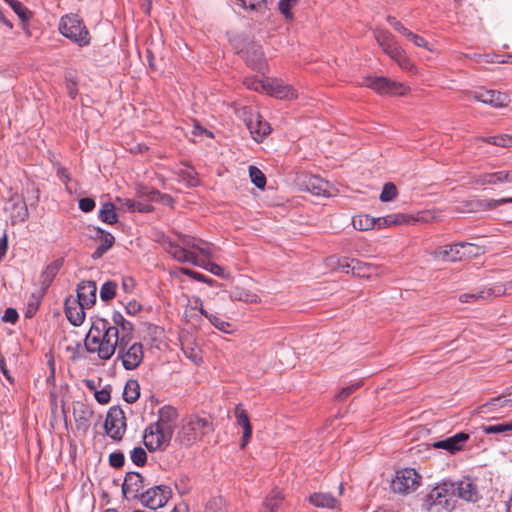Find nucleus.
<instances>
[{"instance_id":"26","label":"nucleus","mask_w":512,"mask_h":512,"mask_svg":"<svg viewBox=\"0 0 512 512\" xmlns=\"http://www.w3.org/2000/svg\"><path fill=\"white\" fill-rule=\"evenodd\" d=\"M247 128L249 129L253 139L257 142L270 133V126L266 121H262L259 115L252 116L246 121Z\"/></svg>"},{"instance_id":"24","label":"nucleus","mask_w":512,"mask_h":512,"mask_svg":"<svg viewBox=\"0 0 512 512\" xmlns=\"http://www.w3.org/2000/svg\"><path fill=\"white\" fill-rule=\"evenodd\" d=\"M414 219L413 215L394 213L384 217L376 218V228L382 229L390 226L410 225Z\"/></svg>"},{"instance_id":"59","label":"nucleus","mask_w":512,"mask_h":512,"mask_svg":"<svg viewBox=\"0 0 512 512\" xmlns=\"http://www.w3.org/2000/svg\"><path fill=\"white\" fill-rule=\"evenodd\" d=\"M180 175L183 178V180H185L188 183V185L196 186L198 184L196 173L193 170L181 171Z\"/></svg>"},{"instance_id":"41","label":"nucleus","mask_w":512,"mask_h":512,"mask_svg":"<svg viewBox=\"0 0 512 512\" xmlns=\"http://www.w3.org/2000/svg\"><path fill=\"white\" fill-rule=\"evenodd\" d=\"M11 8L12 10L17 14V16L21 19L23 23H26L30 20L32 17V12L25 7L20 1L18 0H4Z\"/></svg>"},{"instance_id":"37","label":"nucleus","mask_w":512,"mask_h":512,"mask_svg":"<svg viewBox=\"0 0 512 512\" xmlns=\"http://www.w3.org/2000/svg\"><path fill=\"white\" fill-rule=\"evenodd\" d=\"M182 351L184 355L191 360L194 364L200 365L203 361L202 350L193 342H186L182 344Z\"/></svg>"},{"instance_id":"33","label":"nucleus","mask_w":512,"mask_h":512,"mask_svg":"<svg viewBox=\"0 0 512 512\" xmlns=\"http://www.w3.org/2000/svg\"><path fill=\"white\" fill-rule=\"evenodd\" d=\"M194 303H195L196 307L199 308L200 313L203 316H205L215 328H217L218 330L225 332V333L229 332V329L231 327L230 323L226 322L225 320L221 319L220 317H218L216 315L208 313L204 309L200 298H198V297L195 298Z\"/></svg>"},{"instance_id":"13","label":"nucleus","mask_w":512,"mask_h":512,"mask_svg":"<svg viewBox=\"0 0 512 512\" xmlns=\"http://www.w3.org/2000/svg\"><path fill=\"white\" fill-rule=\"evenodd\" d=\"M172 496V490L167 485H157L144 491L140 495V502L149 509L156 510L163 507Z\"/></svg>"},{"instance_id":"64","label":"nucleus","mask_w":512,"mask_h":512,"mask_svg":"<svg viewBox=\"0 0 512 512\" xmlns=\"http://www.w3.org/2000/svg\"><path fill=\"white\" fill-rule=\"evenodd\" d=\"M433 218L431 212H425L422 215L414 216V219L412 220V224L416 222L420 223H428Z\"/></svg>"},{"instance_id":"36","label":"nucleus","mask_w":512,"mask_h":512,"mask_svg":"<svg viewBox=\"0 0 512 512\" xmlns=\"http://www.w3.org/2000/svg\"><path fill=\"white\" fill-rule=\"evenodd\" d=\"M62 262L60 260H56L50 263L45 270L42 272L40 276L41 285L43 288H48L52 283L53 279L59 272L61 268Z\"/></svg>"},{"instance_id":"5","label":"nucleus","mask_w":512,"mask_h":512,"mask_svg":"<svg viewBox=\"0 0 512 512\" xmlns=\"http://www.w3.org/2000/svg\"><path fill=\"white\" fill-rule=\"evenodd\" d=\"M59 32L77 44L79 47L88 46L91 42L90 33L83 20L76 14H66L59 22Z\"/></svg>"},{"instance_id":"51","label":"nucleus","mask_w":512,"mask_h":512,"mask_svg":"<svg viewBox=\"0 0 512 512\" xmlns=\"http://www.w3.org/2000/svg\"><path fill=\"white\" fill-rule=\"evenodd\" d=\"M396 196H397V188L393 183L389 182L383 186V189H382V192H381L379 198L382 202H389V201H392Z\"/></svg>"},{"instance_id":"10","label":"nucleus","mask_w":512,"mask_h":512,"mask_svg":"<svg viewBox=\"0 0 512 512\" xmlns=\"http://www.w3.org/2000/svg\"><path fill=\"white\" fill-rule=\"evenodd\" d=\"M422 484V476L413 468L397 470L391 481V489L395 493L410 494L415 492Z\"/></svg>"},{"instance_id":"52","label":"nucleus","mask_w":512,"mask_h":512,"mask_svg":"<svg viewBox=\"0 0 512 512\" xmlns=\"http://www.w3.org/2000/svg\"><path fill=\"white\" fill-rule=\"evenodd\" d=\"M409 41H411L415 46L422 47L428 51H433V48L429 44V42L422 36L413 33L412 31L406 37Z\"/></svg>"},{"instance_id":"38","label":"nucleus","mask_w":512,"mask_h":512,"mask_svg":"<svg viewBox=\"0 0 512 512\" xmlns=\"http://www.w3.org/2000/svg\"><path fill=\"white\" fill-rule=\"evenodd\" d=\"M352 225L356 230L367 231L376 227V218L367 214H360L353 217Z\"/></svg>"},{"instance_id":"22","label":"nucleus","mask_w":512,"mask_h":512,"mask_svg":"<svg viewBox=\"0 0 512 512\" xmlns=\"http://www.w3.org/2000/svg\"><path fill=\"white\" fill-rule=\"evenodd\" d=\"M234 416L236 418V424L243 428V437L240 446L241 448H245L252 436V426L249 416L241 403L236 405Z\"/></svg>"},{"instance_id":"1","label":"nucleus","mask_w":512,"mask_h":512,"mask_svg":"<svg viewBox=\"0 0 512 512\" xmlns=\"http://www.w3.org/2000/svg\"><path fill=\"white\" fill-rule=\"evenodd\" d=\"M121 342L120 335L110 321L97 318L88 331L84 346L88 353L96 354L100 360L107 361L116 353Z\"/></svg>"},{"instance_id":"48","label":"nucleus","mask_w":512,"mask_h":512,"mask_svg":"<svg viewBox=\"0 0 512 512\" xmlns=\"http://www.w3.org/2000/svg\"><path fill=\"white\" fill-rule=\"evenodd\" d=\"M233 297L239 301H243L246 303H257L259 302V297L248 290L237 289L233 292Z\"/></svg>"},{"instance_id":"46","label":"nucleus","mask_w":512,"mask_h":512,"mask_svg":"<svg viewBox=\"0 0 512 512\" xmlns=\"http://www.w3.org/2000/svg\"><path fill=\"white\" fill-rule=\"evenodd\" d=\"M371 267L364 262L352 259V274L358 277H370Z\"/></svg>"},{"instance_id":"14","label":"nucleus","mask_w":512,"mask_h":512,"mask_svg":"<svg viewBox=\"0 0 512 512\" xmlns=\"http://www.w3.org/2000/svg\"><path fill=\"white\" fill-rule=\"evenodd\" d=\"M472 98L476 101L491 105L495 108L506 107L510 103V97L508 94L496 90H486L483 88L474 91L472 93Z\"/></svg>"},{"instance_id":"11","label":"nucleus","mask_w":512,"mask_h":512,"mask_svg":"<svg viewBox=\"0 0 512 512\" xmlns=\"http://www.w3.org/2000/svg\"><path fill=\"white\" fill-rule=\"evenodd\" d=\"M362 85L381 95L404 96L410 91V88L406 84L393 81L383 76L366 77Z\"/></svg>"},{"instance_id":"29","label":"nucleus","mask_w":512,"mask_h":512,"mask_svg":"<svg viewBox=\"0 0 512 512\" xmlns=\"http://www.w3.org/2000/svg\"><path fill=\"white\" fill-rule=\"evenodd\" d=\"M434 256L443 261L456 262L463 260V253L460 252L459 243L438 247L434 252Z\"/></svg>"},{"instance_id":"9","label":"nucleus","mask_w":512,"mask_h":512,"mask_svg":"<svg viewBox=\"0 0 512 512\" xmlns=\"http://www.w3.org/2000/svg\"><path fill=\"white\" fill-rule=\"evenodd\" d=\"M172 435L173 431L167 426L151 423L144 431L143 441L149 451L165 450Z\"/></svg>"},{"instance_id":"47","label":"nucleus","mask_w":512,"mask_h":512,"mask_svg":"<svg viewBox=\"0 0 512 512\" xmlns=\"http://www.w3.org/2000/svg\"><path fill=\"white\" fill-rule=\"evenodd\" d=\"M459 248L460 252L463 253V260L466 258L477 256L478 254L481 253V247L468 242L459 243Z\"/></svg>"},{"instance_id":"42","label":"nucleus","mask_w":512,"mask_h":512,"mask_svg":"<svg viewBox=\"0 0 512 512\" xmlns=\"http://www.w3.org/2000/svg\"><path fill=\"white\" fill-rule=\"evenodd\" d=\"M482 431L485 434H502L509 436L512 434V422L482 426Z\"/></svg>"},{"instance_id":"49","label":"nucleus","mask_w":512,"mask_h":512,"mask_svg":"<svg viewBox=\"0 0 512 512\" xmlns=\"http://www.w3.org/2000/svg\"><path fill=\"white\" fill-rule=\"evenodd\" d=\"M298 4V0H280L278 8L281 14L290 19L293 17L292 9Z\"/></svg>"},{"instance_id":"55","label":"nucleus","mask_w":512,"mask_h":512,"mask_svg":"<svg viewBox=\"0 0 512 512\" xmlns=\"http://www.w3.org/2000/svg\"><path fill=\"white\" fill-rule=\"evenodd\" d=\"M493 145L499 147H512V135L502 134L493 136Z\"/></svg>"},{"instance_id":"53","label":"nucleus","mask_w":512,"mask_h":512,"mask_svg":"<svg viewBox=\"0 0 512 512\" xmlns=\"http://www.w3.org/2000/svg\"><path fill=\"white\" fill-rule=\"evenodd\" d=\"M362 382H356L353 383L347 387L342 388L339 393L336 395L337 400L343 401L345 400L349 395H351L353 392H355L357 389H359L362 386Z\"/></svg>"},{"instance_id":"25","label":"nucleus","mask_w":512,"mask_h":512,"mask_svg":"<svg viewBox=\"0 0 512 512\" xmlns=\"http://www.w3.org/2000/svg\"><path fill=\"white\" fill-rule=\"evenodd\" d=\"M512 407V391L507 394L492 398L490 401L484 403L480 410L483 413H496L498 410L503 408Z\"/></svg>"},{"instance_id":"27","label":"nucleus","mask_w":512,"mask_h":512,"mask_svg":"<svg viewBox=\"0 0 512 512\" xmlns=\"http://www.w3.org/2000/svg\"><path fill=\"white\" fill-rule=\"evenodd\" d=\"M110 326L115 327L120 339H132L133 337V324L126 320L124 316L119 312H114Z\"/></svg>"},{"instance_id":"45","label":"nucleus","mask_w":512,"mask_h":512,"mask_svg":"<svg viewBox=\"0 0 512 512\" xmlns=\"http://www.w3.org/2000/svg\"><path fill=\"white\" fill-rule=\"evenodd\" d=\"M249 176L251 178L252 183L260 189H263L266 185V177L264 173L255 166H250L249 168Z\"/></svg>"},{"instance_id":"20","label":"nucleus","mask_w":512,"mask_h":512,"mask_svg":"<svg viewBox=\"0 0 512 512\" xmlns=\"http://www.w3.org/2000/svg\"><path fill=\"white\" fill-rule=\"evenodd\" d=\"M469 434L465 432H459L453 436L447 437L446 439L437 441L433 446L437 449H444L450 453H455L463 449L466 442L469 440Z\"/></svg>"},{"instance_id":"39","label":"nucleus","mask_w":512,"mask_h":512,"mask_svg":"<svg viewBox=\"0 0 512 512\" xmlns=\"http://www.w3.org/2000/svg\"><path fill=\"white\" fill-rule=\"evenodd\" d=\"M140 396V386L137 380H128L123 392L124 400L127 403H134Z\"/></svg>"},{"instance_id":"12","label":"nucleus","mask_w":512,"mask_h":512,"mask_svg":"<svg viewBox=\"0 0 512 512\" xmlns=\"http://www.w3.org/2000/svg\"><path fill=\"white\" fill-rule=\"evenodd\" d=\"M105 433L114 441H120L126 431V417L124 411L117 406L108 410L104 423Z\"/></svg>"},{"instance_id":"17","label":"nucleus","mask_w":512,"mask_h":512,"mask_svg":"<svg viewBox=\"0 0 512 512\" xmlns=\"http://www.w3.org/2000/svg\"><path fill=\"white\" fill-rule=\"evenodd\" d=\"M454 493L457 495V499L461 498L469 502H476L479 498L477 485L475 481L469 477L454 482Z\"/></svg>"},{"instance_id":"7","label":"nucleus","mask_w":512,"mask_h":512,"mask_svg":"<svg viewBox=\"0 0 512 512\" xmlns=\"http://www.w3.org/2000/svg\"><path fill=\"white\" fill-rule=\"evenodd\" d=\"M117 360H119L126 370L138 368L144 359V348L141 342L134 339H121L116 350Z\"/></svg>"},{"instance_id":"57","label":"nucleus","mask_w":512,"mask_h":512,"mask_svg":"<svg viewBox=\"0 0 512 512\" xmlns=\"http://www.w3.org/2000/svg\"><path fill=\"white\" fill-rule=\"evenodd\" d=\"M94 396L99 404H107L111 399L110 390L107 388L95 390Z\"/></svg>"},{"instance_id":"50","label":"nucleus","mask_w":512,"mask_h":512,"mask_svg":"<svg viewBox=\"0 0 512 512\" xmlns=\"http://www.w3.org/2000/svg\"><path fill=\"white\" fill-rule=\"evenodd\" d=\"M131 461L137 466H144L147 462V453L142 447H135L130 453Z\"/></svg>"},{"instance_id":"3","label":"nucleus","mask_w":512,"mask_h":512,"mask_svg":"<svg viewBox=\"0 0 512 512\" xmlns=\"http://www.w3.org/2000/svg\"><path fill=\"white\" fill-rule=\"evenodd\" d=\"M373 36L382 51L395 61L402 70L413 72L416 69L406 51L399 45L391 32L382 28H375Z\"/></svg>"},{"instance_id":"62","label":"nucleus","mask_w":512,"mask_h":512,"mask_svg":"<svg viewBox=\"0 0 512 512\" xmlns=\"http://www.w3.org/2000/svg\"><path fill=\"white\" fill-rule=\"evenodd\" d=\"M18 319V313L13 308H7L5 310L3 320L5 322L14 323Z\"/></svg>"},{"instance_id":"63","label":"nucleus","mask_w":512,"mask_h":512,"mask_svg":"<svg viewBox=\"0 0 512 512\" xmlns=\"http://www.w3.org/2000/svg\"><path fill=\"white\" fill-rule=\"evenodd\" d=\"M141 310V305L136 301H130L126 305V311L128 314L135 315Z\"/></svg>"},{"instance_id":"23","label":"nucleus","mask_w":512,"mask_h":512,"mask_svg":"<svg viewBox=\"0 0 512 512\" xmlns=\"http://www.w3.org/2000/svg\"><path fill=\"white\" fill-rule=\"evenodd\" d=\"M85 309L87 307H82V304L73 299H67L65 302V314L69 322L73 326H80L85 319Z\"/></svg>"},{"instance_id":"4","label":"nucleus","mask_w":512,"mask_h":512,"mask_svg":"<svg viewBox=\"0 0 512 512\" xmlns=\"http://www.w3.org/2000/svg\"><path fill=\"white\" fill-rule=\"evenodd\" d=\"M162 245L167 253H169L175 260L181 263H191L200 266L211 272L212 274L225 277V269L220 265L202 259L193 251H187L181 248L179 244L171 241L169 238L162 236Z\"/></svg>"},{"instance_id":"21","label":"nucleus","mask_w":512,"mask_h":512,"mask_svg":"<svg viewBox=\"0 0 512 512\" xmlns=\"http://www.w3.org/2000/svg\"><path fill=\"white\" fill-rule=\"evenodd\" d=\"M9 202L11 203L10 217L12 223L25 222L29 217V212L23 197L14 193L10 196Z\"/></svg>"},{"instance_id":"58","label":"nucleus","mask_w":512,"mask_h":512,"mask_svg":"<svg viewBox=\"0 0 512 512\" xmlns=\"http://www.w3.org/2000/svg\"><path fill=\"white\" fill-rule=\"evenodd\" d=\"M242 6L251 10H262L266 8V0H244Z\"/></svg>"},{"instance_id":"15","label":"nucleus","mask_w":512,"mask_h":512,"mask_svg":"<svg viewBox=\"0 0 512 512\" xmlns=\"http://www.w3.org/2000/svg\"><path fill=\"white\" fill-rule=\"evenodd\" d=\"M507 288L502 284H494L490 287L483 288L476 293H464L459 296L461 303H473L477 301H486L494 297L502 296L506 293Z\"/></svg>"},{"instance_id":"16","label":"nucleus","mask_w":512,"mask_h":512,"mask_svg":"<svg viewBox=\"0 0 512 512\" xmlns=\"http://www.w3.org/2000/svg\"><path fill=\"white\" fill-rule=\"evenodd\" d=\"M144 478L138 472H128L124 478L122 492L127 499L140 498L144 492Z\"/></svg>"},{"instance_id":"2","label":"nucleus","mask_w":512,"mask_h":512,"mask_svg":"<svg viewBox=\"0 0 512 512\" xmlns=\"http://www.w3.org/2000/svg\"><path fill=\"white\" fill-rule=\"evenodd\" d=\"M456 503L457 495L454 493V482L443 481L425 496L423 508L427 512H452Z\"/></svg>"},{"instance_id":"19","label":"nucleus","mask_w":512,"mask_h":512,"mask_svg":"<svg viewBox=\"0 0 512 512\" xmlns=\"http://www.w3.org/2000/svg\"><path fill=\"white\" fill-rule=\"evenodd\" d=\"M97 285L92 280L82 281L77 287V301L82 307L91 308L96 302Z\"/></svg>"},{"instance_id":"44","label":"nucleus","mask_w":512,"mask_h":512,"mask_svg":"<svg viewBox=\"0 0 512 512\" xmlns=\"http://www.w3.org/2000/svg\"><path fill=\"white\" fill-rule=\"evenodd\" d=\"M117 284L114 281L105 282L100 288V298L102 301H110L116 295Z\"/></svg>"},{"instance_id":"56","label":"nucleus","mask_w":512,"mask_h":512,"mask_svg":"<svg viewBox=\"0 0 512 512\" xmlns=\"http://www.w3.org/2000/svg\"><path fill=\"white\" fill-rule=\"evenodd\" d=\"M124 462L125 457L122 452H113L109 455V464L114 468H121Z\"/></svg>"},{"instance_id":"35","label":"nucleus","mask_w":512,"mask_h":512,"mask_svg":"<svg viewBox=\"0 0 512 512\" xmlns=\"http://www.w3.org/2000/svg\"><path fill=\"white\" fill-rule=\"evenodd\" d=\"M177 419V411L171 406H164L159 410L157 424H162L163 427L167 426L174 431Z\"/></svg>"},{"instance_id":"30","label":"nucleus","mask_w":512,"mask_h":512,"mask_svg":"<svg viewBox=\"0 0 512 512\" xmlns=\"http://www.w3.org/2000/svg\"><path fill=\"white\" fill-rule=\"evenodd\" d=\"M284 503V496L278 488H274L265 497L261 512H278Z\"/></svg>"},{"instance_id":"31","label":"nucleus","mask_w":512,"mask_h":512,"mask_svg":"<svg viewBox=\"0 0 512 512\" xmlns=\"http://www.w3.org/2000/svg\"><path fill=\"white\" fill-rule=\"evenodd\" d=\"M305 186L307 191L315 196H330L329 191V183L318 177V176H310L305 181Z\"/></svg>"},{"instance_id":"28","label":"nucleus","mask_w":512,"mask_h":512,"mask_svg":"<svg viewBox=\"0 0 512 512\" xmlns=\"http://www.w3.org/2000/svg\"><path fill=\"white\" fill-rule=\"evenodd\" d=\"M95 238L99 241V245L92 253L91 257L94 260L100 259L115 243L114 236L100 228L97 229Z\"/></svg>"},{"instance_id":"32","label":"nucleus","mask_w":512,"mask_h":512,"mask_svg":"<svg viewBox=\"0 0 512 512\" xmlns=\"http://www.w3.org/2000/svg\"><path fill=\"white\" fill-rule=\"evenodd\" d=\"M309 502L318 508L334 509L338 507L339 501L330 493L317 492L309 496Z\"/></svg>"},{"instance_id":"54","label":"nucleus","mask_w":512,"mask_h":512,"mask_svg":"<svg viewBox=\"0 0 512 512\" xmlns=\"http://www.w3.org/2000/svg\"><path fill=\"white\" fill-rule=\"evenodd\" d=\"M478 183L481 185L501 183L500 171L481 176Z\"/></svg>"},{"instance_id":"6","label":"nucleus","mask_w":512,"mask_h":512,"mask_svg":"<svg viewBox=\"0 0 512 512\" xmlns=\"http://www.w3.org/2000/svg\"><path fill=\"white\" fill-rule=\"evenodd\" d=\"M244 84L251 90L265 92L279 99L291 100L297 98L296 90L278 79L258 80L247 78Z\"/></svg>"},{"instance_id":"8","label":"nucleus","mask_w":512,"mask_h":512,"mask_svg":"<svg viewBox=\"0 0 512 512\" xmlns=\"http://www.w3.org/2000/svg\"><path fill=\"white\" fill-rule=\"evenodd\" d=\"M212 430V424L208 420L200 417H191L183 424L177 435V440L181 444L189 446Z\"/></svg>"},{"instance_id":"43","label":"nucleus","mask_w":512,"mask_h":512,"mask_svg":"<svg viewBox=\"0 0 512 512\" xmlns=\"http://www.w3.org/2000/svg\"><path fill=\"white\" fill-rule=\"evenodd\" d=\"M116 202L120 207L125 208L130 212H134V211L147 212L148 211V209H146V205H144L140 202L134 201L132 199H124V198L117 197Z\"/></svg>"},{"instance_id":"61","label":"nucleus","mask_w":512,"mask_h":512,"mask_svg":"<svg viewBox=\"0 0 512 512\" xmlns=\"http://www.w3.org/2000/svg\"><path fill=\"white\" fill-rule=\"evenodd\" d=\"M121 287L125 293H131L135 287L134 279L132 277H128V276L123 277Z\"/></svg>"},{"instance_id":"34","label":"nucleus","mask_w":512,"mask_h":512,"mask_svg":"<svg viewBox=\"0 0 512 512\" xmlns=\"http://www.w3.org/2000/svg\"><path fill=\"white\" fill-rule=\"evenodd\" d=\"M246 61L248 65L256 70L264 67V57L260 46L251 45L245 51Z\"/></svg>"},{"instance_id":"18","label":"nucleus","mask_w":512,"mask_h":512,"mask_svg":"<svg viewBox=\"0 0 512 512\" xmlns=\"http://www.w3.org/2000/svg\"><path fill=\"white\" fill-rule=\"evenodd\" d=\"M179 238L181 240L182 246L179 245L181 248H184L185 250L189 251L188 249H193L199 252L200 255L211 258L213 257V245L211 243H208L202 239H198L189 235H179Z\"/></svg>"},{"instance_id":"60","label":"nucleus","mask_w":512,"mask_h":512,"mask_svg":"<svg viewBox=\"0 0 512 512\" xmlns=\"http://www.w3.org/2000/svg\"><path fill=\"white\" fill-rule=\"evenodd\" d=\"M95 207V201L91 198H82L79 200V208L83 211V212H90L94 209Z\"/></svg>"},{"instance_id":"40","label":"nucleus","mask_w":512,"mask_h":512,"mask_svg":"<svg viewBox=\"0 0 512 512\" xmlns=\"http://www.w3.org/2000/svg\"><path fill=\"white\" fill-rule=\"evenodd\" d=\"M99 218L104 223L115 224L118 221L115 205L110 202L104 203L99 211Z\"/></svg>"}]
</instances>
